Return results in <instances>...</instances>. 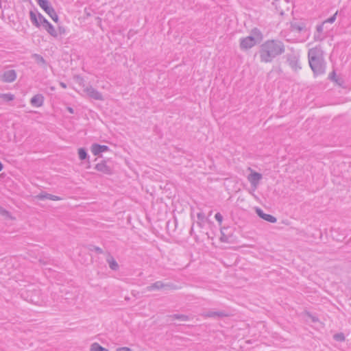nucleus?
<instances>
[{
	"mask_svg": "<svg viewBox=\"0 0 351 351\" xmlns=\"http://www.w3.org/2000/svg\"><path fill=\"white\" fill-rule=\"evenodd\" d=\"M283 43L278 40H268L263 43L259 49L260 59L262 62H271L278 56L285 52Z\"/></svg>",
	"mask_w": 351,
	"mask_h": 351,
	"instance_id": "f257e3e1",
	"label": "nucleus"
},
{
	"mask_svg": "<svg viewBox=\"0 0 351 351\" xmlns=\"http://www.w3.org/2000/svg\"><path fill=\"white\" fill-rule=\"evenodd\" d=\"M324 53L320 45L313 47L308 51V63L314 76L322 75L326 72V62Z\"/></svg>",
	"mask_w": 351,
	"mask_h": 351,
	"instance_id": "f03ea898",
	"label": "nucleus"
},
{
	"mask_svg": "<svg viewBox=\"0 0 351 351\" xmlns=\"http://www.w3.org/2000/svg\"><path fill=\"white\" fill-rule=\"evenodd\" d=\"M29 19L32 23L36 27H40L41 25L47 32L49 34L54 38L58 37V32L55 29L53 25L49 23L40 12L37 14L33 11H29Z\"/></svg>",
	"mask_w": 351,
	"mask_h": 351,
	"instance_id": "7ed1b4c3",
	"label": "nucleus"
},
{
	"mask_svg": "<svg viewBox=\"0 0 351 351\" xmlns=\"http://www.w3.org/2000/svg\"><path fill=\"white\" fill-rule=\"evenodd\" d=\"M263 39L261 32L256 27L252 29L251 35L240 39L239 47L242 51H246L255 46Z\"/></svg>",
	"mask_w": 351,
	"mask_h": 351,
	"instance_id": "20e7f679",
	"label": "nucleus"
},
{
	"mask_svg": "<svg viewBox=\"0 0 351 351\" xmlns=\"http://www.w3.org/2000/svg\"><path fill=\"white\" fill-rule=\"evenodd\" d=\"M37 3L55 23L59 22V17L49 0H37Z\"/></svg>",
	"mask_w": 351,
	"mask_h": 351,
	"instance_id": "39448f33",
	"label": "nucleus"
},
{
	"mask_svg": "<svg viewBox=\"0 0 351 351\" xmlns=\"http://www.w3.org/2000/svg\"><path fill=\"white\" fill-rule=\"evenodd\" d=\"M109 160H103L95 166V169L104 174L110 176L113 173V167L108 165Z\"/></svg>",
	"mask_w": 351,
	"mask_h": 351,
	"instance_id": "423d86ee",
	"label": "nucleus"
},
{
	"mask_svg": "<svg viewBox=\"0 0 351 351\" xmlns=\"http://www.w3.org/2000/svg\"><path fill=\"white\" fill-rule=\"evenodd\" d=\"M84 91L86 92L87 95L92 99L99 101L104 100L102 94L100 92H99L97 89L93 88L92 86L86 87L84 89Z\"/></svg>",
	"mask_w": 351,
	"mask_h": 351,
	"instance_id": "0eeeda50",
	"label": "nucleus"
},
{
	"mask_svg": "<svg viewBox=\"0 0 351 351\" xmlns=\"http://www.w3.org/2000/svg\"><path fill=\"white\" fill-rule=\"evenodd\" d=\"M287 60L291 67L292 69L297 71L301 69V66L299 63V57L295 56V54H287Z\"/></svg>",
	"mask_w": 351,
	"mask_h": 351,
	"instance_id": "6e6552de",
	"label": "nucleus"
},
{
	"mask_svg": "<svg viewBox=\"0 0 351 351\" xmlns=\"http://www.w3.org/2000/svg\"><path fill=\"white\" fill-rule=\"evenodd\" d=\"M16 78V73L15 70L10 69L3 72L1 75L0 80L6 83H10L14 82Z\"/></svg>",
	"mask_w": 351,
	"mask_h": 351,
	"instance_id": "1a4fd4ad",
	"label": "nucleus"
},
{
	"mask_svg": "<svg viewBox=\"0 0 351 351\" xmlns=\"http://www.w3.org/2000/svg\"><path fill=\"white\" fill-rule=\"evenodd\" d=\"M110 150L108 146L105 145H100L98 143H93L90 147V151L93 155L99 156L101 153L106 152Z\"/></svg>",
	"mask_w": 351,
	"mask_h": 351,
	"instance_id": "9d476101",
	"label": "nucleus"
},
{
	"mask_svg": "<svg viewBox=\"0 0 351 351\" xmlns=\"http://www.w3.org/2000/svg\"><path fill=\"white\" fill-rule=\"evenodd\" d=\"M255 211H256V215L261 219H262L267 222L274 223L277 221V219L276 217H274L270 214L265 213L263 212V210L260 208L256 207Z\"/></svg>",
	"mask_w": 351,
	"mask_h": 351,
	"instance_id": "9b49d317",
	"label": "nucleus"
},
{
	"mask_svg": "<svg viewBox=\"0 0 351 351\" xmlns=\"http://www.w3.org/2000/svg\"><path fill=\"white\" fill-rule=\"evenodd\" d=\"M35 198L38 200H45V199H49L52 201H58L62 199V197L49 194L47 193L46 191H41L39 194L35 196Z\"/></svg>",
	"mask_w": 351,
	"mask_h": 351,
	"instance_id": "f8f14e48",
	"label": "nucleus"
},
{
	"mask_svg": "<svg viewBox=\"0 0 351 351\" xmlns=\"http://www.w3.org/2000/svg\"><path fill=\"white\" fill-rule=\"evenodd\" d=\"M263 176L261 173L252 171L247 177V179L249 182L251 183L252 186H254L255 188L257 186V185L259 183V181L262 179Z\"/></svg>",
	"mask_w": 351,
	"mask_h": 351,
	"instance_id": "ddd939ff",
	"label": "nucleus"
},
{
	"mask_svg": "<svg viewBox=\"0 0 351 351\" xmlns=\"http://www.w3.org/2000/svg\"><path fill=\"white\" fill-rule=\"evenodd\" d=\"M45 97L42 94H36L30 99V104L34 107H41L44 104Z\"/></svg>",
	"mask_w": 351,
	"mask_h": 351,
	"instance_id": "4468645a",
	"label": "nucleus"
},
{
	"mask_svg": "<svg viewBox=\"0 0 351 351\" xmlns=\"http://www.w3.org/2000/svg\"><path fill=\"white\" fill-rule=\"evenodd\" d=\"M164 288V282L162 281H156L154 283L150 284L146 287L147 291H152L155 290H162Z\"/></svg>",
	"mask_w": 351,
	"mask_h": 351,
	"instance_id": "2eb2a0df",
	"label": "nucleus"
},
{
	"mask_svg": "<svg viewBox=\"0 0 351 351\" xmlns=\"http://www.w3.org/2000/svg\"><path fill=\"white\" fill-rule=\"evenodd\" d=\"M205 316L208 317H213V318L220 317V318H221V317L228 316V314L223 311H209L206 312Z\"/></svg>",
	"mask_w": 351,
	"mask_h": 351,
	"instance_id": "dca6fc26",
	"label": "nucleus"
},
{
	"mask_svg": "<svg viewBox=\"0 0 351 351\" xmlns=\"http://www.w3.org/2000/svg\"><path fill=\"white\" fill-rule=\"evenodd\" d=\"M106 261L109 265L110 268L113 271H117L119 269V264L116 260L110 254L106 258Z\"/></svg>",
	"mask_w": 351,
	"mask_h": 351,
	"instance_id": "f3484780",
	"label": "nucleus"
},
{
	"mask_svg": "<svg viewBox=\"0 0 351 351\" xmlns=\"http://www.w3.org/2000/svg\"><path fill=\"white\" fill-rule=\"evenodd\" d=\"M228 227H221L220 228L221 231V237L219 239L220 241L223 243H228L229 242V237H230V234L229 233L225 232V230H228Z\"/></svg>",
	"mask_w": 351,
	"mask_h": 351,
	"instance_id": "a211bd4d",
	"label": "nucleus"
},
{
	"mask_svg": "<svg viewBox=\"0 0 351 351\" xmlns=\"http://www.w3.org/2000/svg\"><path fill=\"white\" fill-rule=\"evenodd\" d=\"M171 319H179L182 322H186L189 320V316L184 314H173L169 315Z\"/></svg>",
	"mask_w": 351,
	"mask_h": 351,
	"instance_id": "6ab92c4d",
	"label": "nucleus"
},
{
	"mask_svg": "<svg viewBox=\"0 0 351 351\" xmlns=\"http://www.w3.org/2000/svg\"><path fill=\"white\" fill-rule=\"evenodd\" d=\"M33 58L38 65L43 66H45L47 65V62L42 56L37 53H34L33 55Z\"/></svg>",
	"mask_w": 351,
	"mask_h": 351,
	"instance_id": "aec40b11",
	"label": "nucleus"
},
{
	"mask_svg": "<svg viewBox=\"0 0 351 351\" xmlns=\"http://www.w3.org/2000/svg\"><path fill=\"white\" fill-rule=\"evenodd\" d=\"M78 156L81 160L88 159L89 156L87 153V150L84 147H80L78 149Z\"/></svg>",
	"mask_w": 351,
	"mask_h": 351,
	"instance_id": "412c9836",
	"label": "nucleus"
},
{
	"mask_svg": "<svg viewBox=\"0 0 351 351\" xmlns=\"http://www.w3.org/2000/svg\"><path fill=\"white\" fill-rule=\"evenodd\" d=\"M90 350V351H109L108 349L104 348L97 342L91 344Z\"/></svg>",
	"mask_w": 351,
	"mask_h": 351,
	"instance_id": "4be33fe9",
	"label": "nucleus"
},
{
	"mask_svg": "<svg viewBox=\"0 0 351 351\" xmlns=\"http://www.w3.org/2000/svg\"><path fill=\"white\" fill-rule=\"evenodd\" d=\"M0 98L3 99L6 102L13 101L15 98L14 95L9 93H1L0 94Z\"/></svg>",
	"mask_w": 351,
	"mask_h": 351,
	"instance_id": "5701e85b",
	"label": "nucleus"
},
{
	"mask_svg": "<svg viewBox=\"0 0 351 351\" xmlns=\"http://www.w3.org/2000/svg\"><path fill=\"white\" fill-rule=\"evenodd\" d=\"M291 27L293 29L297 30L298 32H302L305 27L304 23H294L291 24Z\"/></svg>",
	"mask_w": 351,
	"mask_h": 351,
	"instance_id": "b1692460",
	"label": "nucleus"
},
{
	"mask_svg": "<svg viewBox=\"0 0 351 351\" xmlns=\"http://www.w3.org/2000/svg\"><path fill=\"white\" fill-rule=\"evenodd\" d=\"M88 249L90 251H95L98 254H102L104 253V250L101 247L94 245H89Z\"/></svg>",
	"mask_w": 351,
	"mask_h": 351,
	"instance_id": "393cba45",
	"label": "nucleus"
},
{
	"mask_svg": "<svg viewBox=\"0 0 351 351\" xmlns=\"http://www.w3.org/2000/svg\"><path fill=\"white\" fill-rule=\"evenodd\" d=\"M179 287L171 282L164 283L163 290H176L178 289Z\"/></svg>",
	"mask_w": 351,
	"mask_h": 351,
	"instance_id": "a878e982",
	"label": "nucleus"
},
{
	"mask_svg": "<svg viewBox=\"0 0 351 351\" xmlns=\"http://www.w3.org/2000/svg\"><path fill=\"white\" fill-rule=\"evenodd\" d=\"M333 339L337 341L342 342L345 341L346 337L343 333L339 332L334 335Z\"/></svg>",
	"mask_w": 351,
	"mask_h": 351,
	"instance_id": "bb28decb",
	"label": "nucleus"
},
{
	"mask_svg": "<svg viewBox=\"0 0 351 351\" xmlns=\"http://www.w3.org/2000/svg\"><path fill=\"white\" fill-rule=\"evenodd\" d=\"M197 219L199 221L197 222V224L199 227H202V222H203L205 219V215L204 213H198L197 215Z\"/></svg>",
	"mask_w": 351,
	"mask_h": 351,
	"instance_id": "cd10ccee",
	"label": "nucleus"
},
{
	"mask_svg": "<svg viewBox=\"0 0 351 351\" xmlns=\"http://www.w3.org/2000/svg\"><path fill=\"white\" fill-rule=\"evenodd\" d=\"M0 215L3 217H8V218H11V215H10V212L8 211L7 210H5V208H3L1 206H0Z\"/></svg>",
	"mask_w": 351,
	"mask_h": 351,
	"instance_id": "c85d7f7f",
	"label": "nucleus"
},
{
	"mask_svg": "<svg viewBox=\"0 0 351 351\" xmlns=\"http://www.w3.org/2000/svg\"><path fill=\"white\" fill-rule=\"evenodd\" d=\"M337 12H336L332 16H331L330 17H329L328 19H326V21H324V23H332L335 21L336 20V18H337Z\"/></svg>",
	"mask_w": 351,
	"mask_h": 351,
	"instance_id": "c756f323",
	"label": "nucleus"
},
{
	"mask_svg": "<svg viewBox=\"0 0 351 351\" xmlns=\"http://www.w3.org/2000/svg\"><path fill=\"white\" fill-rule=\"evenodd\" d=\"M334 82H335L340 87H343L344 80L343 78L337 77Z\"/></svg>",
	"mask_w": 351,
	"mask_h": 351,
	"instance_id": "7c9ffc66",
	"label": "nucleus"
},
{
	"mask_svg": "<svg viewBox=\"0 0 351 351\" xmlns=\"http://www.w3.org/2000/svg\"><path fill=\"white\" fill-rule=\"evenodd\" d=\"M215 219L218 221L219 224L221 226L223 221V216L220 213H217L215 215Z\"/></svg>",
	"mask_w": 351,
	"mask_h": 351,
	"instance_id": "2f4dec72",
	"label": "nucleus"
},
{
	"mask_svg": "<svg viewBox=\"0 0 351 351\" xmlns=\"http://www.w3.org/2000/svg\"><path fill=\"white\" fill-rule=\"evenodd\" d=\"M337 77V76L335 70L332 71L328 75V79L332 82H334Z\"/></svg>",
	"mask_w": 351,
	"mask_h": 351,
	"instance_id": "473e14b6",
	"label": "nucleus"
},
{
	"mask_svg": "<svg viewBox=\"0 0 351 351\" xmlns=\"http://www.w3.org/2000/svg\"><path fill=\"white\" fill-rule=\"evenodd\" d=\"M324 22L321 24H319L316 26V30L317 32V33L320 34L323 32V29H324Z\"/></svg>",
	"mask_w": 351,
	"mask_h": 351,
	"instance_id": "72a5a7b5",
	"label": "nucleus"
},
{
	"mask_svg": "<svg viewBox=\"0 0 351 351\" xmlns=\"http://www.w3.org/2000/svg\"><path fill=\"white\" fill-rule=\"evenodd\" d=\"M58 31L60 35L64 34L66 33V28L63 26H58Z\"/></svg>",
	"mask_w": 351,
	"mask_h": 351,
	"instance_id": "f704fd0d",
	"label": "nucleus"
},
{
	"mask_svg": "<svg viewBox=\"0 0 351 351\" xmlns=\"http://www.w3.org/2000/svg\"><path fill=\"white\" fill-rule=\"evenodd\" d=\"M117 351H132V350L128 347H121L118 348Z\"/></svg>",
	"mask_w": 351,
	"mask_h": 351,
	"instance_id": "c9c22d12",
	"label": "nucleus"
},
{
	"mask_svg": "<svg viewBox=\"0 0 351 351\" xmlns=\"http://www.w3.org/2000/svg\"><path fill=\"white\" fill-rule=\"evenodd\" d=\"M323 38L320 36L319 34H315L314 35V40L317 41V40H322Z\"/></svg>",
	"mask_w": 351,
	"mask_h": 351,
	"instance_id": "e433bc0d",
	"label": "nucleus"
},
{
	"mask_svg": "<svg viewBox=\"0 0 351 351\" xmlns=\"http://www.w3.org/2000/svg\"><path fill=\"white\" fill-rule=\"evenodd\" d=\"M66 110L71 113V114H73L74 113V110L72 107H70V106H67L66 107Z\"/></svg>",
	"mask_w": 351,
	"mask_h": 351,
	"instance_id": "4c0bfd02",
	"label": "nucleus"
},
{
	"mask_svg": "<svg viewBox=\"0 0 351 351\" xmlns=\"http://www.w3.org/2000/svg\"><path fill=\"white\" fill-rule=\"evenodd\" d=\"M3 169V165L2 164V162L0 161V171H2Z\"/></svg>",
	"mask_w": 351,
	"mask_h": 351,
	"instance_id": "58836bf2",
	"label": "nucleus"
},
{
	"mask_svg": "<svg viewBox=\"0 0 351 351\" xmlns=\"http://www.w3.org/2000/svg\"><path fill=\"white\" fill-rule=\"evenodd\" d=\"M60 85H61V86H62V87H63V88H66V85L64 82H61V83H60Z\"/></svg>",
	"mask_w": 351,
	"mask_h": 351,
	"instance_id": "ea45409f",
	"label": "nucleus"
},
{
	"mask_svg": "<svg viewBox=\"0 0 351 351\" xmlns=\"http://www.w3.org/2000/svg\"><path fill=\"white\" fill-rule=\"evenodd\" d=\"M312 321H313V322H317V321H318V319H317V318H315V317H313V318H312Z\"/></svg>",
	"mask_w": 351,
	"mask_h": 351,
	"instance_id": "a19ab883",
	"label": "nucleus"
},
{
	"mask_svg": "<svg viewBox=\"0 0 351 351\" xmlns=\"http://www.w3.org/2000/svg\"><path fill=\"white\" fill-rule=\"evenodd\" d=\"M193 232V228L192 227L190 230V234L192 235Z\"/></svg>",
	"mask_w": 351,
	"mask_h": 351,
	"instance_id": "79ce46f5",
	"label": "nucleus"
},
{
	"mask_svg": "<svg viewBox=\"0 0 351 351\" xmlns=\"http://www.w3.org/2000/svg\"><path fill=\"white\" fill-rule=\"evenodd\" d=\"M88 166H87V167H86V168H90V162L88 161Z\"/></svg>",
	"mask_w": 351,
	"mask_h": 351,
	"instance_id": "37998d69",
	"label": "nucleus"
}]
</instances>
